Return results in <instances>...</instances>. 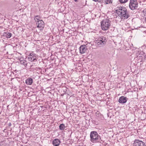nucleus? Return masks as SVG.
I'll use <instances>...</instances> for the list:
<instances>
[{
  "mask_svg": "<svg viewBox=\"0 0 146 146\" xmlns=\"http://www.w3.org/2000/svg\"><path fill=\"white\" fill-rule=\"evenodd\" d=\"M33 83H26V84L27 85H31Z\"/></svg>",
  "mask_w": 146,
  "mask_h": 146,
  "instance_id": "obj_20",
  "label": "nucleus"
},
{
  "mask_svg": "<svg viewBox=\"0 0 146 146\" xmlns=\"http://www.w3.org/2000/svg\"><path fill=\"white\" fill-rule=\"evenodd\" d=\"M65 90V91H64V93L63 94H61L60 95V96H64V95L65 94H67V93L66 92V91H67V90Z\"/></svg>",
  "mask_w": 146,
  "mask_h": 146,
  "instance_id": "obj_19",
  "label": "nucleus"
},
{
  "mask_svg": "<svg viewBox=\"0 0 146 146\" xmlns=\"http://www.w3.org/2000/svg\"><path fill=\"white\" fill-rule=\"evenodd\" d=\"M93 1H98V0H93Z\"/></svg>",
  "mask_w": 146,
  "mask_h": 146,
  "instance_id": "obj_23",
  "label": "nucleus"
},
{
  "mask_svg": "<svg viewBox=\"0 0 146 146\" xmlns=\"http://www.w3.org/2000/svg\"><path fill=\"white\" fill-rule=\"evenodd\" d=\"M40 17L39 16L37 15L35 17L34 19L36 22H38L40 20Z\"/></svg>",
  "mask_w": 146,
  "mask_h": 146,
  "instance_id": "obj_16",
  "label": "nucleus"
},
{
  "mask_svg": "<svg viewBox=\"0 0 146 146\" xmlns=\"http://www.w3.org/2000/svg\"><path fill=\"white\" fill-rule=\"evenodd\" d=\"M90 135V141L92 143L100 142L102 141L100 136L96 131L91 132Z\"/></svg>",
  "mask_w": 146,
  "mask_h": 146,
  "instance_id": "obj_2",
  "label": "nucleus"
},
{
  "mask_svg": "<svg viewBox=\"0 0 146 146\" xmlns=\"http://www.w3.org/2000/svg\"><path fill=\"white\" fill-rule=\"evenodd\" d=\"M61 141L58 139H54L52 141V144L54 146H58L60 144Z\"/></svg>",
  "mask_w": 146,
  "mask_h": 146,
  "instance_id": "obj_11",
  "label": "nucleus"
},
{
  "mask_svg": "<svg viewBox=\"0 0 146 146\" xmlns=\"http://www.w3.org/2000/svg\"><path fill=\"white\" fill-rule=\"evenodd\" d=\"M128 100L126 97L122 96L119 98V102L121 104H124Z\"/></svg>",
  "mask_w": 146,
  "mask_h": 146,
  "instance_id": "obj_10",
  "label": "nucleus"
},
{
  "mask_svg": "<svg viewBox=\"0 0 146 146\" xmlns=\"http://www.w3.org/2000/svg\"><path fill=\"white\" fill-rule=\"evenodd\" d=\"M12 34L8 32H5L4 33V36L7 38H9L11 36Z\"/></svg>",
  "mask_w": 146,
  "mask_h": 146,
  "instance_id": "obj_13",
  "label": "nucleus"
},
{
  "mask_svg": "<svg viewBox=\"0 0 146 146\" xmlns=\"http://www.w3.org/2000/svg\"><path fill=\"white\" fill-rule=\"evenodd\" d=\"M33 79L31 78H28L25 80V82H33Z\"/></svg>",
  "mask_w": 146,
  "mask_h": 146,
  "instance_id": "obj_17",
  "label": "nucleus"
},
{
  "mask_svg": "<svg viewBox=\"0 0 146 146\" xmlns=\"http://www.w3.org/2000/svg\"><path fill=\"white\" fill-rule=\"evenodd\" d=\"M37 55L33 52H32L29 53L27 57L29 61L31 62H36L37 61Z\"/></svg>",
  "mask_w": 146,
  "mask_h": 146,
  "instance_id": "obj_6",
  "label": "nucleus"
},
{
  "mask_svg": "<svg viewBox=\"0 0 146 146\" xmlns=\"http://www.w3.org/2000/svg\"><path fill=\"white\" fill-rule=\"evenodd\" d=\"M116 11L117 14L121 17V19H127L130 16L127 9L124 7H118Z\"/></svg>",
  "mask_w": 146,
  "mask_h": 146,
  "instance_id": "obj_1",
  "label": "nucleus"
},
{
  "mask_svg": "<svg viewBox=\"0 0 146 146\" xmlns=\"http://www.w3.org/2000/svg\"><path fill=\"white\" fill-rule=\"evenodd\" d=\"M138 2L137 0H130L129 5V8L131 10H134L138 8Z\"/></svg>",
  "mask_w": 146,
  "mask_h": 146,
  "instance_id": "obj_5",
  "label": "nucleus"
},
{
  "mask_svg": "<svg viewBox=\"0 0 146 146\" xmlns=\"http://www.w3.org/2000/svg\"><path fill=\"white\" fill-rule=\"evenodd\" d=\"M79 49L80 53L81 54L84 53L87 49V47L85 45H81L80 46Z\"/></svg>",
  "mask_w": 146,
  "mask_h": 146,
  "instance_id": "obj_9",
  "label": "nucleus"
},
{
  "mask_svg": "<svg viewBox=\"0 0 146 146\" xmlns=\"http://www.w3.org/2000/svg\"><path fill=\"white\" fill-rule=\"evenodd\" d=\"M67 94V95L69 96H70V92H69V93H68Z\"/></svg>",
  "mask_w": 146,
  "mask_h": 146,
  "instance_id": "obj_22",
  "label": "nucleus"
},
{
  "mask_svg": "<svg viewBox=\"0 0 146 146\" xmlns=\"http://www.w3.org/2000/svg\"><path fill=\"white\" fill-rule=\"evenodd\" d=\"M111 21L108 19L103 20L101 22L102 29L104 31L108 30L111 26Z\"/></svg>",
  "mask_w": 146,
  "mask_h": 146,
  "instance_id": "obj_4",
  "label": "nucleus"
},
{
  "mask_svg": "<svg viewBox=\"0 0 146 146\" xmlns=\"http://www.w3.org/2000/svg\"><path fill=\"white\" fill-rule=\"evenodd\" d=\"M77 0H74V1L75 2H76L77 1Z\"/></svg>",
  "mask_w": 146,
  "mask_h": 146,
  "instance_id": "obj_24",
  "label": "nucleus"
},
{
  "mask_svg": "<svg viewBox=\"0 0 146 146\" xmlns=\"http://www.w3.org/2000/svg\"><path fill=\"white\" fill-rule=\"evenodd\" d=\"M107 41V38L106 36H101L96 41L95 43L97 46L102 47L105 45Z\"/></svg>",
  "mask_w": 146,
  "mask_h": 146,
  "instance_id": "obj_3",
  "label": "nucleus"
},
{
  "mask_svg": "<svg viewBox=\"0 0 146 146\" xmlns=\"http://www.w3.org/2000/svg\"><path fill=\"white\" fill-rule=\"evenodd\" d=\"M37 27L39 28L40 30L43 29L44 27V23L43 21L40 20L36 23Z\"/></svg>",
  "mask_w": 146,
  "mask_h": 146,
  "instance_id": "obj_8",
  "label": "nucleus"
},
{
  "mask_svg": "<svg viewBox=\"0 0 146 146\" xmlns=\"http://www.w3.org/2000/svg\"><path fill=\"white\" fill-rule=\"evenodd\" d=\"M128 0H119V1L120 3H125L127 2Z\"/></svg>",
  "mask_w": 146,
  "mask_h": 146,
  "instance_id": "obj_18",
  "label": "nucleus"
},
{
  "mask_svg": "<svg viewBox=\"0 0 146 146\" xmlns=\"http://www.w3.org/2000/svg\"><path fill=\"white\" fill-rule=\"evenodd\" d=\"M11 122H10L9 124H8V126L9 127H10L11 126Z\"/></svg>",
  "mask_w": 146,
  "mask_h": 146,
  "instance_id": "obj_21",
  "label": "nucleus"
},
{
  "mask_svg": "<svg viewBox=\"0 0 146 146\" xmlns=\"http://www.w3.org/2000/svg\"><path fill=\"white\" fill-rule=\"evenodd\" d=\"M66 128L65 125L63 123H61L59 126V129L61 131L63 130Z\"/></svg>",
  "mask_w": 146,
  "mask_h": 146,
  "instance_id": "obj_12",
  "label": "nucleus"
},
{
  "mask_svg": "<svg viewBox=\"0 0 146 146\" xmlns=\"http://www.w3.org/2000/svg\"><path fill=\"white\" fill-rule=\"evenodd\" d=\"M133 146H146L144 142L138 139H135Z\"/></svg>",
  "mask_w": 146,
  "mask_h": 146,
  "instance_id": "obj_7",
  "label": "nucleus"
},
{
  "mask_svg": "<svg viewBox=\"0 0 146 146\" xmlns=\"http://www.w3.org/2000/svg\"><path fill=\"white\" fill-rule=\"evenodd\" d=\"M20 60V62L21 64L25 66H27V62L25 60Z\"/></svg>",
  "mask_w": 146,
  "mask_h": 146,
  "instance_id": "obj_14",
  "label": "nucleus"
},
{
  "mask_svg": "<svg viewBox=\"0 0 146 146\" xmlns=\"http://www.w3.org/2000/svg\"><path fill=\"white\" fill-rule=\"evenodd\" d=\"M105 4H108L110 3H111L112 2V0H104Z\"/></svg>",
  "mask_w": 146,
  "mask_h": 146,
  "instance_id": "obj_15",
  "label": "nucleus"
}]
</instances>
